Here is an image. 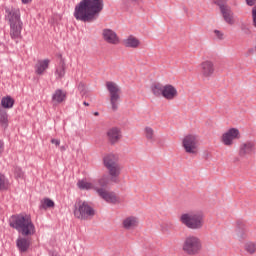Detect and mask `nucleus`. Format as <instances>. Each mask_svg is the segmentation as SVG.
I'll return each mask as SVG.
<instances>
[{"instance_id": "nucleus-10", "label": "nucleus", "mask_w": 256, "mask_h": 256, "mask_svg": "<svg viewBox=\"0 0 256 256\" xmlns=\"http://www.w3.org/2000/svg\"><path fill=\"white\" fill-rule=\"evenodd\" d=\"M197 136L193 134L186 135L182 140V147L186 153L197 155Z\"/></svg>"}, {"instance_id": "nucleus-5", "label": "nucleus", "mask_w": 256, "mask_h": 256, "mask_svg": "<svg viewBox=\"0 0 256 256\" xmlns=\"http://www.w3.org/2000/svg\"><path fill=\"white\" fill-rule=\"evenodd\" d=\"M180 222L187 229L199 231L205 225V214L203 211H190L180 216Z\"/></svg>"}, {"instance_id": "nucleus-1", "label": "nucleus", "mask_w": 256, "mask_h": 256, "mask_svg": "<svg viewBox=\"0 0 256 256\" xmlns=\"http://www.w3.org/2000/svg\"><path fill=\"white\" fill-rule=\"evenodd\" d=\"M9 225L12 229H16L17 232L22 235L16 240V247L20 253L29 251L31 247V239L27 237H33L37 233L35 224L28 214H16L12 215L9 219Z\"/></svg>"}, {"instance_id": "nucleus-44", "label": "nucleus", "mask_w": 256, "mask_h": 256, "mask_svg": "<svg viewBox=\"0 0 256 256\" xmlns=\"http://www.w3.org/2000/svg\"><path fill=\"white\" fill-rule=\"evenodd\" d=\"M95 117H97V112H94Z\"/></svg>"}, {"instance_id": "nucleus-6", "label": "nucleus", "mask_w": 256, "mask_h": 256, "mask_svg": "<svg viewBox=\"0 0 256 256\" xmlns=\"http://www.w3.org/2000/svg\"><path fill=\"white\" fill-rule=\"evenodd\" d=\"M111 181V178H109L108 175H103L98 180V189L97 193L100 197V199H103L106 203H109L111 205H116V203H119V197H117V194L114 191L109 190V182Z\"/></svg>"}, {"instance_id": "nucleus-36", "label": "nucleus", "mask_w": 256, "mask_h": 256, "mask_svg": "<svg viewBox=\"0 0 256 256\" xmlns=\"http://www.w3.org/2000/svg\"><path fill=\"white\" fill-rule=\"evenodd\" d=\"M103 0H97V15L99 16V13L103 11Z\"/></svg>"}, {"instance_id": "nucleus-37", "label": "nucleus", "mask_w": 256, "mask_h": 256, "mask_svg": "<svg viewBox=\"0 0 256 256\" xmlns=\"http://www.w3.org/2000/svg\"><path fill=\"white\" fill-rule=\"evenodd\" d=\"M78 89L82 95H85V85L79 84Z\"/></svg>"}, {"instance_id": "nucleus-16", "label": "nucleus", "mask_w": 256, "mask_h": 256, "mask_svg": "<svg viewBox=\"0 0 256 256\" xmlns=\"http://www.w3.org/2000/svg\"><path fill=\"white\" fill-rule=\"evenodd\" d=\"M108 141L111 145H115V143H119L121 137H123L121 133V128L119 127H112L107 131Z\"/></svg>"}, {"instance_id": "nucleus-2", "label": "nucleus", "mask_w": 256, "mask_h": 256, "mask_svg": "<svg viewBox=\"0 0 256 256\" xmlns=\"http://www.w3.org/2000/svg\"><path fill=\"white\" fill-rule=\"evenodd\" d=\"M76 21L91 23L97 17V0H81L74 8Z\"/></svg>"}, {"instance_id": "nucleus-14", "label": "nucleus", "mask_w": 256, "mask_h": 256, "mask_svg": "<svg viewBox=\"0 0 256 256\" xmlns=\"http://www.w3.org/2000/svg\"><path fill=\"white\" fill-rule=\"evenodd\" d=\"M102 35L104 41H106V43H109L110 45H119V43H121V40L119 39V36H117V33L111 29H104Z\"/></svg>"}, {"instance_id": "nucleus-12", "label": "nucleus", "mask_w": 256, "mask_h": 256, "mask_svg": "<svg viewBox=\"0 0 256 256\" xmlns=\"http://www.w3.org/2000/svg\"><path fill=\"white\" fill-rule=\"evenodd\" d=\"M240 137L241 133L239 132V129L230 128L222 135L221 141L226 147H231V145H233V141H235V139H240Z\"/></svg>"}, {"instance_id": "nucleus-32", "label": "nucleus", "mask_w": 256, "mask_h": 256, "mask_svg": "<svg viewBox=\"0 0 256 256\" xmlns=\"http://www.w3.org/2000/svg\"><path fill=\"white\" fill-rule=\"evenodd\" d=\"M214 3L219 7L220 10L229 7V5H227V0H214Z\"/></svg>"}, {"instance_id": "nucleus-25", "label": "nucleus", "mask_w": 256, "mask_h": 256, "mask_svg": "<svg viewBox=\"0 0 256 256\" xmlns=\"http://www.w3.org/2000/svg\"><path fill=\"white\" fill-rule=\"evenodd\" d=\"M165 86L161 83H154L151 85V91L155 97H163V89Z\"/></svg>"}, {"instance_id": "nucleus-35", "label": "nucleus", "mask_w": 256, "mask_h": 256, "mask_svg": "<svg viewBox=\"0 0 256 256\" xmlns=\"http://www.w3.org/2000/svg\"><path fill=\"white\" fill-rule=\"evenodd\" d=\"M7 189V180H5V176L0 174V190Z\"/></svg>"}, {"instance_id": "nucleus-24", "label": "nucleus", "mask_w": 256, "mask_h": 256, "mask_svg": "<svg viewBox=\"0 0 256 256\" xmlns=\"http://www.w3.org/2000/svg\"><path fill=\"white\" fill-rule=\"evenodd\" d=\"M15 105V99H13L11 96L3 97L1 100V106L3 109H13V106Z\"/></svg>"}, {"instance_id": "nucleus-30", "label": "nucleus", "mask_w": 256, "mask_h": 256, "mask_svg": "<svg viewBox=\"0 0 256 256\" xmlns=\"http://www.w3.org/2000/svg\"><path fill=\"white\" fill-rule=\"evenodd\" d=\"M55 207V202L49 198H44L41 200V204L39 206V209H51Z\"/></svg>"}, {"instance_id": "nucleus-31", "label": "nucleus", "mask_w": 256, "mask_h": 256, "mask_svg": "<svg viewBox=\"0 0 256 256\" xmlns=\"http://www.w3.org/2000/svg\"><path fill=\"white\" fill-rule=\"evenodd\" d=\"M244 249L250 255H253L254 253H256V243L255 242H247L244 246Z\"/></svg>"}, {"instance_id": "nucleus-41", "label": "nucleus", "mask_w": 256, "mask_h": 256, "mask_svg": "<svg viewBox=\"0 0 256 256\" xmlns=\"http://www.w3.org/2000/svg\"><path fill=\"white\" fill-rule=\"evenodd\" d=\"M242 31H244V33H246V35H249V33H251V29H249V27H247V26L242 27Z\"/></svg>"}, {"instance_id": "nucleus-17", "label": "nucleus", "mask_w": 256, "mask_h": 256, "mask_svg": "<svg viewBox=\"0 0 256 256\" xmlns=\"http://www.w3.org/2000/svg\"><path fill=\"white\" fill-rule=\"evenodd\" d=\"M178 95L179 93L177 92V88H175V86L171 84L164 85L162 92V97H164V99H167V101H173V99H175V97Z\"/></svg>"}, {"instance_id": "nucleus-18", "label": "nucleus", "mask_w": 256, "mask_h": 256, "mask_svg": "<svg viewBox=\"0 0 256 256\" xmlns=\"http://www.w3.org/2000/svg\"><path fill=\"white\" fill-rule=\"evenodd\" d=\"M139 225V219L135 216H128L122 221L123 229L126 231H131L132 229H136Z\"/></svg>"}, {"instance_id": "nucleus-39", "label": "nucleus", "mask_w": 256, "mask_h": 256, "mask_svg": "<svg viewBox=\"0 0 256 256\" xmlns=\"http://www.w3.org/2000/svg\"><path fill=\"white\" fill-rule=\"evenodd\" d=\"M51 143L53 145H56L57 147H59V145H61V141L59 139H52Z\"/></svg>"}, {"instance_id": "nucleus-34", "label": "nucleus", "mask_w": 256, "mask_h": 256, "mask_svg": "<svg viewBox=\"0 0 256 256\" xmlns=\"http://www.w3.org/2000/svg\"><path fill=\"white\" fill-rule=\"evenodd\" d=\"M14 174L16 179H23L24 173L21 168L19 167L14 168Z\"/></svg>"}, {"instance_id": "nucleus-11", "label": "nucleus", "mask_w": 256, "mask_h": 256, "mask_svg": "<svg viewBox=\"0 0 256 256\" xmlns=\"http://www.w3.org/2000/svg\"><path fill=\"white\" fill-rule=\"evenodd\" d=\"M253 153H255V141L248 140L239 145L238 156L240 159H247Z\"/></svg>"}, {"instance_id": "nucleus-29", "label": "nucleus", "mask_w": 256, "mask_h": 256, "mask_svg": "<svg viewBox=\"0 0 256 256\" xmlns=\"http://www.w3.org/2000/svg\"><path fill=\"white\" fill-rule=\"evenodd\" d=\"M144 135L150 143H155V130H153V128L149 126L145 127Z\"/></svg>"}, {"instance_id": "nucleus-9", "label": "nucleus", "mask_w": 256, "mask_h": 256, "mask_svg": "<svg viewBox=\"0 0 256 256\" xmlns=\"http://www.w3.org/2000/svg\"><path fill=\"white\" fill-rule=\"evenodd\" d=\"M106 89L109 93V101L112 111L119 109V103H121V87L115 82H106Z\"/></svg>"}, {"instance_id": "nucleus-28", "label": "nucleus", "mask_w": 256, "mask_h": 256, "mask_svg": "<svg viewBox=\"0 0 256 256\" xmlns=\"http://www.w3.org/2000/svg\"><path fill=\"white\" fill-rule=\"evenodd\" d=\"M65 71H66L65 62H61L60 65L57 66L55 70L56 79H63V77H65Z\"/></svg>"}, {"instance_id": "nucleus-4", "label": "nucleus", "mask_w": 256, "mask_h": 256, "mask_svg": "<svg viewBox=\"0 0 256 256\" xmlns=\"http://www.w3.org/2000/svg\"><path fill=\"white\" fill-rule=\"evenodd\" d=\"M103 165L107 169L111 183H120L122 167L119 163V154L107 153L103 156Z\"/></svg>"}, {"instance_id": "nucleus-40", "label": "nucleus", "mask_w": 256, "mask_h": 256, "mask_svg": "<svg viewBox=\"0 0 256 256\" xmlns=\"http://www.w3.org/2000/svg\"><path fill=\"white\" fill-rule=\"evenodd\" d=\"M214 33L218 39H223V34L219 30H214Z\"/></svg>"}, {"instance_id": "nucleus-42", "label": "nucleus", "mask_w": 256, "mask_h": 256, "mask_svg": "<svg viewBox=\"0 0 256 256\" xmlns=\"http://www.w3.org/2000/svg\"><path fill=\"white\" fill-rule=\"evenodd\" d=\"M32 1L33 0H21V3H23V5H29Z\"/></svg>"}, {"instance_id": "nucleus-21", "label": "nucleus", "mask_w": 256, "mask_h": 256, "mask_svg": "<svg viewBox=\"0 0 256 256\" xmlns=\"http://www.w3.org/2000/svg\"><path fill=\"white\" fill-rule=\"evenodd\" d=\"M123 45L130 49H137L139 45H141V41L137 39V37L130 35L126 39L123 40Z\"/></svg>"}, {"instance_id": "nucleus-20", "label": "nucleus", "mask_w": 256, "mask_h": 256, "mask_svg": "<svg viewBox=\"0 0 256 256\" xmlns=\"http://www.w3.org/2000/svg\"><path fill=\"white\" fill-rule=\"evenodd\" d=\"M236 237L239 239V241L247 239V226L241 221L237 222Z\"/></svg>"}, {"instance_id": "nucleus-8", "label": "nucleus", "mask_w": 256, "mask_h": 256, "mask_svg": "<svg viewBox=\"0 0 256 256\" xmlns=\"http://www.w3.org/2000/svg\"><path fill=\"white\" fill-rule=\"evenodd\" d=\"M182 249L187 255H199L203 249V244L199 237L190 235L185 238Z\"/></svg>"}, {"instance_id": "nucleus-3", "label": "nucleus", "mask_w": 256, "mask_h": 256, "mask_svg": "<svg viewBox=\"0 0 256 256\" xmlns=\"http://www.w3.org/2000/svg\"><path fill=\"white\" fill-rule=\"evenodd\" d=\"M4 19L10 26V36L12 39H19L23 31V21L21 20V10L13 6L4 8Z\"/></svg>"}, {"instance_id": "nucleus-43", "label": "nucleus", "mask_w": 256, "mask_h": 256, "mask_svg": "<svg viewBox=\"0 0 256 256\" xmlns=\"http://www.w3.org/2000/svg\"><path fill=\"white\" fill-rule=\"evenodd\" d=\"M83 105H85L86 107H89V103L84 102Z\"/></svg>"}, {"instance_id": "nucleus-23", "label": "nucleus", "mask_w": 256, "mask_h": 256, "mask_svg": "<svg viewBox=\"0 0 256 256\" xmlns=\"http://www.w3.org/2000/svg\"><path fill=\"white\" fill-rule=\"evenodd\" d=\"M67 99V93L61 89H58L52 95L53 103H63Z\"/></svg>"}, {"instance_id": "nucleus-13", "label": "nucleus", "mask_w": 256, "mask_h": 256, "mask_svg": "<svg viewBox=\"0 0 256 256\" xmlns=\"http://www.w3.org/2000/svg\"><path fill=\"white\" fill-rule=\"evenodd\" d=\"M215 73V63L210 60H205L200 64V75L204 77V79H210L213 77Z\"/></svg>"}, {"instance_id": "nucleus-22", "label": "nucleus", "mask_w": 256, "mask_h": 256, "mask_svg": "<svg viewBox=\"0 0 256 256\" xmlns=\"http://www.w3.org/2000/svg\"><path fill=\"white\" fill-rule=\"evenodd\" d=\"M77 187L81 191H91V189L95 187V184H93V182H89V180L84 178V179L78 180Z\"/></svg>"}, {"instance_id": "nucleus-33", "label": "nucleus", "mask_w": 256, "mask_h": 256, "mask_svg": "<svg viewBox=\"0 0 256 256\" xmlns=\"http://www.w3.org/2000/svg\"><path fill=\"white\" fill-rule=\"evenodd\" d=\"M160 227L162 233H168V231L173 227V224H171L170 222H166L162 223Z\"/></svg>"}, {"instance_id": "nucleus-38", "label": "nucleus", "mask_w": 256, "mask_h": 256, "mask_svg": "<svg viewBox=\"0 0 256 256\" xmlns=\"http://www.w3.org/2000/svg\"><path fill=\"white\" fill-rule=\"evenodd\" d=\"M3 151H5V143H3L2 140H0V155L3 154Z\"/></svg>"}, {"instance_id": "nucleus-19", "label": "nucleus", "mask_w": 256, "mask_h": 256, "mask_svg": "<svg viewBox=\"0 0 256 256\" xmlns=\"http://www.w3.org/2000/svg\"><path fill=\"white\" fill-rule=\"evenodd\" d=\"M220 13L222 14V17L228 25H234L235 20L233 19V10H231L230 6H226V8L220 9Z\"/></svg>"}, {"instance_id": "nucleus-27", "label": "nucleus", "mask_w": 256, "mask_h": 256, "mask_svg": "<svg viewBox=\"0 0 256 256\" xmlns=\"http://www.w3.org/2000/svg\"><path fill=\"white\" fill-rule=\"evenodd\" d=\"M256 0H246V5H248L249 7H253L252 8V25L254 27V29H256Z\"/></svg>"}, {"instance_id": "nucleus-7", "label": "nucleus", "mask_w": 256, "mask_h": 256, "mask_svg": "<svg viewBox=\"0 0 256 256\" xmlns=\"http://www.w3.org/2000/svg\"><path fill=\"white\" fill-rule=\"evenodd\" d=\"M74 217L80 219L81 221H87L95 217V208L89 204L87 201L79 200L75 204Z\"/></svg>"}, {"instance_id": "nucleus-26", "label": "nucleus", "mask_w": 256, "mask_h": 256, "mask_svg": "<svg viewBox=\"0 0 256 256\" xmlns=\"http://www.w3.org/2000/svg\"><path fill=\"white\" fill-rule=\"evenodd\" d=\"M0 125L3 129L9 127V114L5 110H0Z\"/></svg>"}, {"instance_id": "nucleus-15", "label": "nucleus", "mask_w": 256, "mask_h": 256, "mask_svg": "<svg viewBox=\"0 0 256 256\" xmlns=\"http://www.w3.org/2000/svg\"><path fill=\"white\" fill-rule=\"evenodd\" d=\"M51 64V60L49 58L38 60L34 65V71L36 75H45L47 69H49V65Z\"/></svg>"}]
</instances>
